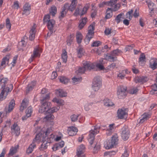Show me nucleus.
Segmentation results:
<instances>
[{"label": "nucleus", "instance_id": "nucleus-1", "mask_svg": "<svg viewBox=\"0 0 157 157\" xmlns=\"http://www.w3.org/2000/svg\"><path fill=\"white\" fill-rule=\"evenodd\" d=\"M8 79L6 78H0V83L2 90L0 94V100L2 101L5 99L9 92L13 89V86L12 84L8 85L6 87Z\"/></svg>", "mask_w": 157, "mask_h": 157}, {"label": "nucleus", "instance_id": "nucleus-2", "mask_svg": "<svg viewBox=\"0 0 157 157\" xmlns=\"http://www.w3.org/2000/svg\"><path fill=\"white\" fill-rule=\"evenodd\" d=\"M106 127L105 125H101L100 126L98 127L97 126H95L94 130H91L90 131V134L89 135V137L88 139L89 143L92 145L93 142L94 141L95 135L98 133L99 131L98 130L99 129L105 130Z\"/></svg>", "mask_w": 157, "mask_h": 157}, {"label": "nucleus", "instance_id": "nucleus-3", "mask_svg": "<svg viewBox=\"0 0 157 157\" xmlns=\"http://www.w3.org/2000/svg\"><path fill=\"white\" fill-rule=\"evenodd\" d=\"M117 135L113 136L111 140H107L105 143L104 146L106 149L111 148L117 144L118 140Z\"/></svg>", "mask_w": 157, "mask_h": 157}, {"label": "nucleus", "instance_id": "nucleus-4", "mask_svg": "<svg viewBox=\"0 0 157 157\" xmlns=\"http://www.w3.org/2000/svg\"><path fill=\"white\" fill-rule=\"evenodd\" d=\"M101 79L99 76H97L93 79L92 86L95 91H98L101 85Z\"/></svg>", "mask_w": 157, "mask_h": 157}, {"label": "nucleus", "instance_id": "nucleus-5", "mask_svg": "<svg viewBox=\"0 0 157 157\" xmlns=\"http://www.w3.org/2000/svg\"><path fill=\"white\" fill-rule=\"evenodd\" d=\"M127 88L126 87L120 86L118 87L117 90V95L119 99H123L126 96Z\"/></svg>", "mask_w": 157, "mask_h": 157}, {"label": "nucleus", "instance_id": "nucleus-6", "mask_svg": "<svg viewBox=\"0 0 157 157\" xmlns=\"http://www.w3.org/2000/svg\"><path fill=\"white\" fill-rule=\"evenodd\" d=\"M130 131L126 126H125L121 129V136L122 139L124 140H127L129 137Z\"/></svg>", "mask_w": 157, "mask_h": 157}, {"label": "nucleus", "instance_id": "nucleus-7", "mask_svg": "<svg viewBox=\"0 0 157 157\" xmlns=\"http://www.w3.org/2000/svg\"><path fill=\"white\" fill-rule=\"evenodd\" d=\"M128 109L122 107L118 109L117 111V116L120 119H122L128 115Z\"/></svg>", "mask_w": 157, "mask_h": 157}, {"label": "nucleus", "instance_id": "nucleus-8", "mask_svg": "<svg viewBox=\"0 0 157 157\" xmlns=\"http://www.w3.org/2000/svg\"><path fill=\"white\" fill-rule=\"evenodd\" d=\"M44 132L41 131L36 135L34 139L33 140L32 143L38 144L40 142H43L46 140V137H44Z\"/></svg>", "mask_w": 157, "mask_h": 157}, {"label": "nucleus", "instance_id": "nucleus-9", "mask_svg": "<svg viewBox=\"0 0 157 157\" xmlns=\"http://www.w3.org/2000/svg\"><path fill=\"white\" fill-rule=\"evenodd\" d=\"M41 105L40 107L38 110L39 113H43L48 110V108L51 107V103L48 102H41Z\"/></svg>", "mask_w": 157, "mask_h": 157}, {"label": "nucleus", "instance_id": "nucleus-10", "mask_svg": "<svg viewBox=\"0 0 157 157\" xmlns=\"http://www.w3.org/2000/svg\"><path fill=\"white\" fill-rule=\"evenodd\" d=\"M121 52V51L118 49L113 51L111 52L110 54L107 56L108 59L111 61H115L117 58L115 56H118Z\"/></svg>", "mask_w": 157, "mask_h": 157}, {"label": "nucleus", "instance_id": "nucleus-11", "mask_svg": "<svg viewBox=\"0 0 157 157\" xmlns=\"http://www.w3.org/2000/svg\"><path fill=\"white\" fill-rule=\"evenodd\" d=\"M55 24V21L54 20L51 19L49 20L47 23V25L49 32L47 33V36H50L53 33V30L54 27V25Z\"/></svg>", "mask_w": 157, "mask_h": 157}, {"label": "nucleus", "instance_id": "nucleus-12", "mask_svg": "<svg viewBox=\"0 0 157 157\" xmlns=\"http://www.w3.org/2000/svg\"><path fill=\"white\" fill-rule=\"evenodd\" d=\"M12 134L14 133L16 136H18L20 134V128L18 125L14 123L11 127Z\"/></svg>", "mask_w": 157, "mask_h": 157}, {"label": "nucleus", "instance_id": "nucleus-13", "mask_svg": "<svg viewBox=\"0 0 157 157\" xmlns=\"http://www.w3.org/2000/svg\"><path fill=\"white\" fill-rule=\"evenodd\" d=\"M82 64L86 71L90 70L91 69H94L95 67V65L93 63L89 62L83 61Z\"/></svg>", "mask_w": 157, "mask_h": 157}, {"label": "nucleus", "instance_id": "nucleus-14", "mask_svg": "<svg viewBox=\"0 0 157 157\" xmlns=\"http://www.w3.org/2000/svg\"><path fill=\"white\" fill-rule=\"evenodd\" d=\"M67 131L68 133L70 136H73L76 134L78 129L75 127L71 126L68 128Z\"/></svg>", "mask_w": 157, "mask_h": 157}, {"label": "nucleus", "instance_id": "nucleus-15", "mask_svg": "<svg viewBox=\"0 0 157 157\" xmlns=\"http://www.w3.org/2000/svg\"><path fill=\"white\" fill-rule=\"evenodd\" d=\"M24 10L22 13V15L25 14L27 16L30 14L31 10V6L28 3H25L23 6Z\"/></svg>", "mask_w": 157, "mask_h": 157}, {"label": "nucleus", "instance_id": "nucleus-16", "mask_svg": "<svg viewBox=\"0 0 157 157\" xmlns=\"http://www.w3.org/2000/svg\"><path fill=\"white\" fill-rule=\"evenodd\" d=\"M41 49L39 48L34 49L33 54L31 55V58L33 60V59L36 57L40 56V53L42 52Z\"/></svg>", "mask_w": 157, "mask_h": 157}, {"label": "nucleus", "instance_id": "nucleus-17", "mask_svg": "<svg viewBox=\"0 0 157 157\" xmlns=\"http://www.w3.org/2000/svg\"><path fill=\"white\" fill-rule=\"evenodd\" d=\"M68 5L67 4H65L62 8V11L60 12V15L59 17V19H62L66 15L67 11V9Z\"/></svg>", "mask_w": 157, "mask_h": 157}, {"label": "nucleus", "instance_id": "nucleus-18", "mask_svg": "<svg viewBox=\"0 0 157 157\" xmlns=\"http://www.w3.org/2000/svg\"><path fill=\"white\" fill-rule=\"evenodd\" d=\"M34 24L31 29L29 32V39L31 40H34L35 38L36 31V27Z\"/></svg>", "mask_w": 157, "mask_h": 157}, {"label": "nucleus", "instance_id": "nucleus-19", "mask_svg": "<svg viewBox=\"0 0 157 157\" xmlns=\"http://www.w3.org/2000/svg\"><path fill=\"white\" fill-rule=\"evenodd\" d=\"M149 66L153 70L157 68V59L156 58L151 59L150 61Z\"/></svg>", "mask_w": 157, "mask_h": 157}, {"label": "nucleus", "instance_id": "nucleus-20", "mask_svg": "<svg viewBox=\"0 0 157 157\" xmlns=\"http://www.w3.org/2000/svg\"><path fill=\"white\" fill-rule=\"evenodd\" d=\"M94 35V32H88L84 39L85 42L86 44H88L90 39L93 37Z\"/></svg>", "mask_w": 157, "mask_h": 157}, {"label": "nucleus", "instance_id": "nucleus-21", "mask_svg": "<svg viewBox=\"0 0 157 157\" xmlns=\"http://www.w3.org/2000/svg\"><path fill=\"white\" fill-rule=\"evenodd\" d=\"M148 79L147 77L141 76L135 78V81L136 83H144L147 81Z\"/></svg>", "mask_w": 157, "mask_h": 157}, {"label": "nucleus", "instance_id": "nucleus-22", "mask_svg": "<svg viewBox=\"0 0 157 157\" xmlns=\"http://www.w3.org/2000/svg\"><path fill=\"white\" fill-rule=\"evenodd\" d=\"M15 105V101L13 99L11 100L9 103L8 109L6 111V114L9 113L12 111L14 108Z\"/></svg>", "mask_w": 157, "mask_h": 157}, {"label": "nucleus", "instance_id": "nucleus-23", "mask_svg": "<svg viewBox=\"0 0 157 157\" xmlns=\"http://www.w3.org/2000/svg\"><path fill=\"white\" fill-rule=\"evenodd\" d=\"M45 114L46 116L44 118V119H45L46 121H51L53 120L55 118L53 114H51L47 111L45 113Z\"/></svg>", "mask_w": 157, "mask_h": 157}, {"label": "nucleus", "instance_id": "nucleus-24", "mask_svg": "<svg viewBox=\"0 0 157 157\" xmlns=\"http://www.w3.org/2000/svg\"><path fill=\"white\" fill-rule=\"evenodd\" d=\"M56 93L57 95L60 97H66L67 95V93L62 89H59L56 90Z\"/></svg>", "mask_w": 157, "mask_h": 157}, {"label": "nucleus", "instance_id": "nucleus-25", "mask_svg": "<svg viewBox=\"0 0 157 157\" xmlns=\"http://www.w3.org/2000/svg\"><path fill=\"white\" fill-rule=\"evenodd\" d=\"M29 102L26 99H24L23 100L21 103V105L20 107V110L22 111L23 110L26 108L28 105Z\"/></svg>", "mask_w": 157, "mask_h": 157}, {"label": "nucleus", "instance_id": "nucleus-26", "mask_svg": "<svg viewBox=\"0 0 157 157\" xmlns=\"http://www.w3.org/2000/svg\"><path fill=\"white\" fill-rule=\"evenodd\" d=\"M85 147L83 144L81 145L77 149V155H82L85 152Z\"/></svg>", "mask_w": 157, "mask_h": 157}, {"label": "nucleus", "instance_id": "nucleus-27", "mask_svg": "<svg viewBox=\"0 0 157 157\" xmlns=\"http://www.w3.org/2000/svg\"><path fill=\"white\" fill-rule=\"evenodd\" d=\"M64 145V142L63 141H61L59 143L56 144L52 147V149L54 151H56L58 149V148H61L63 147Z\"/></svg>", "mask_w": 157, "mask_h": 157}, {"label": "nucleus", "instance_id": "nucleus-28", "mask_svg": "<svg viewBox=\"0 0 157 157\" xmlns=\"http://www.w3.org/2000/svg\"><path fill=\"white\" fill-rule=\"evenodd\" d=\"M83 36L81 33L78 32L76 34V39L78 43L80 44L82 42Z\"/></svg>", "mask_w": 157, "mask_h": 157}, {"label": "nucleus", "instance_id": "nucleus-29", "mask_svg": "<svg viewBox=\"0 0 157 157\" xmlns=\"http://www.w3.org/2000/svg\"><path fill=\"white\" fill-rule=\"evenodd\" d=\"M87 20V18L86 17H84L82 18V21L78 26V27L79 29H81L83 28L86 24Z\"/></svg>", "mask_w": 157, "mask_h": 157}, {"label": "nucleus", "instance_id": "nucleus-30", "mask_svg": "<svg viewBox=\"0 0 157 157\" xmlns=\"http://www.w3.org/2000/svg\"><path fill=\"white\" fill-rule=\"evenodd\" d=\"M112 10L111 8H108L107 9L106 12V15L105 17L106 19L110 18L112 16Z\"/></svg>", "mask_w": 157, "mask_h": 157}, {"label": "nucleus", "instance_id": "nucleus-31", "mask_svg": "<svg viewBox=\"0 0 157 157\" xmlns=\"http://www.w3.org/2000/svg\"><path fill=\"white\" fill-rule=\"evenodd\" d=\"M114 124H112L109 125V128L106 130V133L107 135H110L113 133L114 129L113 127Z\"/></svg>", "mask_w": 157, "mask_h": 157}, {"label": "nucleus", "instance_id": "nucleus-32", "mask_svg": "<svg viewBox=\"0 0 157 157\" xmlns=\"http://www.w3.org/2000/svg\"><path fill=\"white\" fill-rule=\"evenodd\" d=\"M104 103L105 105L107 106H111L114 105L110 100L107 98L104 99Z\"/></svg>", "mask_w": 157, "mask_h": 157}, {"label": "nucleus", "instance_id": "nucleus-33", "mask_svg": "<svg viewBox=\"0 0 157 157\" xmlns=\"http://www.w3.org/2000/svg\"><path fill=\"white\" fill-rule=\"evenodd\" d=\"M62 59L63 62L66 63L67 61V52L66 51L63 49V53L61 55Z\"/></svg>", "mask_w": 157, "mask_h": 157}, {"label": "nucleus", "instance_id": "nucleus-34", "mask_svg": "<svg viewBox=\"0 0 157 157\" xmlns=\"http://www.w3.org/2000/svg\"><path fill=\"white\" fill-rule=\"evenodd\" d=\"M78 56L79 58H80L83 55L85 52L84 49L82 48H78L77 49Z\"/></svg>", "mask_w": 157, "mask_h": 157}, {"label": "nucleus", "instance_id": "nucleus-35", "mask_svg": "<svg viewBox=\"0 0 157 157\" xmlns=\"http://www.w3.org/2000/svg\"><path fill=\"white\" fill-rule=\"evenodd\" d=\"M43 143L41 144L40 147V149L41 151H44L48 147V142L47 141L45 140L43 141Z\"/></svg>", "mask_w": 157, "mask_h": 157}, {"label": "nucleus", "instance_id": "nucleus-36", "mask_svg": "<svg viewBox=\"0 0 157 157\" xmlns=\"http://www.w3.org/2000/svg\"><path fill=\"white\" fill-rule=\"evenodd\" d=\"M146 59L145 55L144 53H142L140 56L139 62L140 64H142Z\"/></svg>", "mask_w": 157, "mask_h": 157}, {"label": "nucleus", "instance_id": "nucleus-37", "mask_svg": "<svg viewBox=\"0 0 157 157\" xmlns=\"http://www.w3.org/2000/svg\"><path fill=\"white\" fill-rule=\"evenodd\" d=\"M36 144L32 143L31 144L26 150V153L28 154L31 153L33 149L36 147Z\"/></svg>", "mask_w": 157, "mask_h": 157}, {"label": "nucleus", "instance_id": "nucleus-38", "mask_svg": "<svg viewBox=\"0 0 157 157\" xmlns=\"http://www.w3.org/2000/svg\"><path fill=\"white\" fill-rule=\"evenodd\" d=\"M57 13V8L54 6H53L51 7L50 10V13L53 16H54Z\"/></svg>", "mask_w": 157, "mask_h": 157}, {"label": "nucleus", "instance_id": "nucleus-39", "mask_svg": "<svg viewBox=\"0 0 157 157\" xmlns=\"http://www.w3.org/2000/svg\"><path fill=\"white\" fill-rule=\"evenodd\" d=\"M50 96L49 94H47L44 95H43L40 99V101L41 102H47V101L50 98Z\"/></svg>", "mask_w": 157, "mask_h": 157}, {"label": "nucleus", "instance_id": "nucleus-40", "mask_svg": "<svg viewBox=\"0 0 157 157\" xmlns=\"http://www.w3.org/2000/svg\"><path fill=\"white\" fill-rule=\"evenodd\" d=\"M50 108V107L49 108H48V110H47V111H48V112L52 114L53 113L57 112L60 108V107H53L51 108Z\"/></svg>", "mask_w": 157, "mask_h": 157}, {"label": "nucleus", "instance_id": "nucleus-41", "mask_svg": "<svg viewBox=\"0 0 157 157\" xmlns=\"http://www.w3.org/2000/svg\"><path fill=\"white\" fill-rule=\"evenodd\" d=\"M17 147L15 146V147H11L10 152L9 153V155H12L16 153Z\"/></svg>", "mask_w": 157, "mask_h": 157}, {"label": "nucleus", "instance_id": "nucleus-42", "mask_svg": "<svg viewBox=\"0 0 157 157\" xmlns=\"http://www.w3.org/2000/svg\"><path fill=\"white\" fill-rule=\"evenodd\" d=\"M117 2V0H111L109 2H104V3L105 5L113 6V5L116 4Z\"/></svg>", "mask_w": 157, "mask_h": 157}, {"label": "nucleus", "instance_id": "nucleus-43", "mask_svg": "<svg viewBox=\"0 0 157 157\" xmlns=\"http://www.w3.org/2000/svg\"><path fill=\"white\" fill-rule=\"evenodd\" d=\"M59 81L62 83L66 84L68 82L69 80L65 77L61 76L59 77Z\"/></svg>", "mask_w": 157, "mask_h": 157}, {"label": "nucleus", "instance_id": "nucleus-44", "mask_svg": "<svg viewBox=\"0 0 157 157\" xmlns=\"http://www.w3.org/2000/svg\"><path fill=\"white\" fill-rule=\"evenodd\" d=\"M32 83H33V84H28L27 87L26 88V90L27 92L28 93L30 91L32 90H33L35 85V84H36V82L35 81L32 82Z\"/></svg>", "mask_w": 157, "mask_h": 157}, {"label": "nucleus", "instance_id": "nucleus-45", "mask_svg": "<svg viewBox=\"0 0 157 157\" xmlns=\"http://www.w3.org/2000/svg\"><path fill=\"white\" fill-rule=\"evenodd\" d=\"M33 112V109L31 106L28 107L26 110V114L28 117H30Z\"/></svg>", "mask_w": 157, "mask_h": 157}, {"label": "nucleus", "instance_id": "nucleus-46", "mask_svg": "<svg viewBox=\"0 0 157 157\" xmlns=\"http://www.w3.org/2000/svg\"><path fill=\"white\" fill-rule=\"evenodd\" d=\"M124 16V13H121L118 14L115 18V20L116 21L117 23L119 24L121 21L122 16Z\"/></svg>", "mask_w": 157, "mask_h": 157}, {"label": "nucleus", "instance_id": "nucleus-47", "mask_svg": "<svg viewBox=\"0 0 157 157\" xmlns=\"http://www.w3.org/2000/svg\"><path fill=\"white\" fill-rule=\"evenodd\" d=\"M6 28L9 29L10 31V30L11 24L10 22V20L9 18H7L6 20Z\"/></svg>", "mask_w": 157, "mask_h": 157}, {"label": "nucleus", "instance_id": "nucleus-48", "mask_svg": "<svg viewBox=\"0 0 157 157\" xmlns=\"http://www.w3.org/2000/svg\"><path fill=\"white\" fill-rule=\"evenodd\" d=\"M55 137V135H54L53 134L51 133L49 136L47 137V141L48 142V144H50L51 143V141Z\"/></svg>", "mask_w": 157, "mask_h": 157}, {"label": "nucleus", "instance_id": "nucleus-49", "mask_svg": "<svg viewBox=\"0 0 157 157\" xmlns=\"http://www.w3.org/2000/svg\"><path fill=\"white\" fill-rule=\"evenodd\" d=\"M146 2L147 4V5L149 9L151 11H153L154 9L152 7L154 5V3L150 1H146Z\"/></svg>", "mask_w": 157, "mask_h": 157}, {"label": "nucleus", "instance_id": "nucleus-50", "mask_svg": "<svg viewBox=\"0 0 157 157\" xmlns=\"http://www.w3.org/2000/svg\"><path fill=\"white\" fill-rule=\"evenodd\" d=\"M148 114H144L143 115L142 118L140 119V121L139 123H142L144 121L147 120L148 118Z\"/></svg>", "mask_w": 157, "mask_h": 157}, {"label": "nucleus", "instance_id": "nucleus-51", "mask_svg": "<svg viewBox=\"0 0 157 157\" xmlns=\"http://www.w3.org/2000/svg\"><path fill=\"white\" fill-rule=\"evenodd\" d=\"M101 44V42L99 41H95L91 44V47H98Z\"/></svg>", "mask_w": 157, "mask_h": 157}, {"label": "nucleus", "instance_id": "nucleus-52", "mask_svg": "<svg viewBox=\"0 0 157 157\" xmlns=\"http://www.w3.org/2000/svg\"><path fill=\"white\" fill-rule=\"evenodd\" d=\"M78 116L75 114H73L71 116V119L72 122H75L78 119Z\"/></svg>", "mask_w": 157, "mask_h": 157}, {"label": "nucleus", "instance_id": "nucleus-53", "mask_svg": "<svg viewBox=\"0 0 157 157\" xmlns=\"http://www.w3.org/2000/svg\"><path fill=\"white\" fill-rule=\"evenodd\" d=\"M52 129L51 128H48L47 130L45 132H44V133H45V135L46 136L45 137L46 138L50 134V133L52 132Z\"/></svg>", "mask_w": 157, "mask_h": 157}, {"label": "nucleus", "instance_id": "nucleus-54", "mask_svg": "<svg viewBox=\"0 0 157 157\" xmlns=\"http://www.w3.org/2000/svg\"><path fill=\"white\" fill-rule=\"evenodd\" d=\"M50 15L49 14H47L43 18L44 22H48L50 19Z\"/></svg>", "mask_w": 157, "mask_h": 157}, {"label": "nucleus", "instance_id": "nucleus-55", "mask_svg": "<svg viewBox=\"0 0 157 157\" xmlns=\"http://www.w3.org/2000/svg\"><path fill=\"white\" fill-rule=\"evenodd\" d=\"M72 80L74 83H75L77 82H80L82 80V78L80 77L79 78H72Z\"/></svg>", "mask_w": 157, "mask_h": 157}, {"label": "nucleus", "instance_id": "nucleus-56", "mask_svg": "<svg viewBox=\"0 0 157 157\" xmlns=\"http://www.w3.org/2000/svg\"><path fill=\"white\" fill-rule=\"evenodd\" d=\"M73 38L71 35H70L68 38L67 40V44L69 45H70L72 42Z\"/></svg>", "mask_w": 157, "mask_h": 157}, {"label": "nucleus", "instance_id": "nucleus-57", "mask_svg": "<svg viewBox=\"0 0 157 157\" xmlns=\"http://www.w3.org/2000/svg\"><path fill=\"white\" fill-rule=\"evenodd\" d=\"M66 4H67L68 5V6L67 8V9L68 10H70L72 12L75 9V7L73 6L72 5H70V6H69V4L68 3H66Z\"/></svg>", "mask_w": 157, "mask_h": 157}, {"label": "nucleus", "instance_id": "nucleus-58", "mask_svg": "<svg viewBox=\"0 0 157 157\" xmlns=\"http://www.w3.org/2000/svg\"><path fill=\"white\" fill-rule=\"evenodd\" d=\"M86 71L85 68L83 67H80L78 70V73L81 74H83L85 71Z\"/></svg>", "mask_w": 157, "mask_h": 157}, {"label": "nucleus", "instance_id": "nucleus-59", "mask_svg": "<svg viewBox=\"0 0 157 157\" xmlns=\"http://www.w3.org/2000/svg\"><path fill=\"white\" fill-rule=\"evenodd\" d=\"M93 143H94V142ZM89 144H90V146H91V147L92 148L93 147L94 150H98L100 148V146L99 144H95V145L94 146H92V145H91L90 143H89Z\"/></svg>", "mask_w": 157, "mask_h": 157}, {"label": "nucleus", "instance_id": "nucleus-60", "mask_svg": "<svg viewBox=\"0 0 157 157\" xmlns=\"http://www.w3.org/2000/svg\"><path fill=\"white\" fill-rule=\"evenodd\" d=\"M116 66V63H113L111 64L107 67V68L108 69L111 70L114 68V67Z\"/></svg>", "mask_w": 157, "mask_h": 157}, {"label": "nucleus", "instance_id": "nucleus-61", "mask_svg": "<svg viewBox=\"0 0 157 157\" xmlns=\"http://www.w3.org/2000/svg\"><path fill=\"white\" fill-rule=\"evenodd\" d=\"M120 6V5L119 4H116L114 5V8L112 9V10L113 11H116L118 10Z\"/></svg>", "mask_w": 157, "mask_h": 157}, {"label": "nucleus", "instance_id": "nucleus-62", "mask_svg": "<svg viewBox=\"0 0 157 157\" xmlns=\"http://www.w3.org/2000/svg\"><path fill=\"white\" fill-rule=\"evenodd\" d=\"M17 56H15L13 58V61L11 63L13 67H14L17 62Z\"/></svg>", "mask_w": 157, "mask_h": 157}, {"label": "nucleus", "instance_id": "nucleus-63", "mask_svg": "<svg viewBox=\"0 0 157 157\" xmlns=\"http://www.w3.org/2000/svg\"><path fill=\"white\" fill-rule=\"evenodd\" d=\"M112 32H111V29L109 28L106 29L104 33L106 35H108L110 34L111 33H112Z\"/></svg>", "mask_w": 157, "mask_h": 157}, {"label": "nucleus", "instance_id": "nucleus-64", "mask_svg": "<svg viewBox=\"0 0 157 157\" xmlns=\"http://www.w3.org/2000/svg\"><path fill=\"white\" fill-rule=\"evenodd\" d=\"M94 26L93 25H90L88 27V32H94Z\"/></svg>", "mask_w": 157, "mask_h": 157}]
</instances>
